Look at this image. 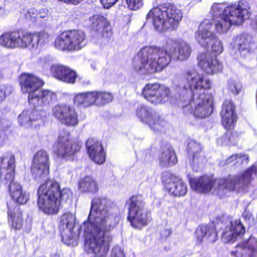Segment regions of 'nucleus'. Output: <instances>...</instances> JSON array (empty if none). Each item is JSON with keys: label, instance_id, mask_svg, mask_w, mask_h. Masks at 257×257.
I'll return each instance as SVG.
<instances>
[{"label": "nucleus", "instance_id": "obj_2", "mask_svg": "<svg viewBox=\"0 0 257 257\" xmlns=\"http://www.w3.org/2000/svg\"><path fill=\"white\" fill-rule=\"evenodd\" d=\"M256 174L257 167L253 165L241 176L229 175L226 178L218 179L203 176L190 179V183L191 188L197 192L210 193L222 198L230 192L245 191L252 176Z\"/></svg>", "mask_w": 257, "mask_h": 257}, {"label": "nucleus", "instance_id": "obj_12", "mask_svg": "<svg viewBox=\"0 0 257 257\" xmlns=\"http://www.w3.org/2000/svg\"><path fill=\"white\" fill-rule=\"evenodd\" d=\"M197 42L202 47L207 48L211 45V50L215 55L220 54L223 51L222 42L213 31L212 21L204 19L200 24L195 33Z\"/></svg>", "mask_w": 257, "mask_h": 257}, {"label": "nucleus", "instance_id": "obj_45", "mask_svg": "<svg viewBox=\"0 0 257 257\" xmlns=\"http://www.w3.org/2000/svg\"><path fill=\"white\" fill-rule=\"evenodd\" d=\"M118 0H100V2L104 8L108 9L114 5Z\"/></svg>", "mask_w": 257, "mask_h": 257}, {"label": "nucleus", "instance_id": "obj_5", "mask_svg": "<svg viewBox=\"0 0 257 257\" xmlns=\"http://www.w3.org/2000/svg\"><path fill=\"white\" fill-rule=\"evenodd\" d=\"M19 84L22 93L28 94L29 104L34 107L49 105L56 99L55 92L48 89H41L44 81L33 74L22 73L19 78Z\"/></svg>", "mask_w": 257, "mask_h": 257}, {"label": "nucleus", "instance_id": "obj_30", "mask_svg": "<svg viewBox=\"0 0 257 257\" xmlns=\"http://www.w3.org/2000/svg\"><path fill=\"white\" fill-rule=\"evenodd\" d=\"M96 91L78 93L73 97V103L79 107L87 108L96 105Z\"/></svg>", "mask_w": 257, "mask_h": 257}, {"label": "nucleus", "instance_id": "obj_49", "mask_svg": "<svg viewBox=\"0 0 257 257\" xmlns=\"http://www.w3.org/2000/svg\"><path fill=\"white\" fill-rule=\"evenodd\" d=\"M253 22H254V26L255 27V29L257 30V16L255 18Z\"/></svg>", "mask_w": 257, "mask_h": 257}, {"label": "nucleus", "instance_id": "obj_36", "mask_svg": "<svg viewBox=\"0 0 257 257\" xmlns=\"http://www.w3.org/2000/svg\"><path fill=\"white\" fill-rule=\"evenodd\" d=\"M68 68V66L65 65L55 64L51 66L50 72L54 78L61 81Z\"/></svg>", "mask_w": 257, "mask_h": 257}, {"label": "nucleus", "instance_id": "obj_22", "mask_svg": "<svg viewBox=\"0 0 257 257\" xmlns=\"http://www.w3.org/2000/svg\"><path fill=\"white\" fill-rule=\"evenodd\" d=\"M87 154L95 164L101 165L106 160V152L102 144L97 140L89 138L86 142Z\"/></svg>", "mask_w": 257, "mask_h": 257}, {"label": "nucleus", "instance_id": "obj_8", "mask_svg": "<svg viewBox=\"0 0 257 257\" xmlns=\"http://www.w3.org/2000/svg\"><path fill=\"white\" fill-rule=\"evenodd\" d=\"M127 220L134 228L141 230L152 221L151 212L146 208L142 194L132 195L126 201Z\"/></svg>", "mask_w": 257, "mask_h": 257}, {"label": "nucleus", "instance_id": "obj_42", "mask_svg": "<svg viewBox=\"0 0 257 257\" xmlns=\"http://www.w3.org/2000/svg\"><path fill=\"white\" fill-rule=\"evenodd\" d=\"M143 0H126L128 7L132 10L140 9L143 4Z\"/></svg>", "mask_w": 257, "mask_h": 257}, {"label": "nucleus", "instance_id": "obj_26", "mask_svg": "<svg viewBox=\"0 0 257 257\" xmlns=\"http://www.w3.org/2000/svg\"><path fill=\"white\" fill-rule=\"evenodd\" d=\"M244 233V228L239 220L231 221L222 233V240L226 243L233 242Z\"/></svg>", "mask_w": 257, "mask_h": 257}, {"label": "nucleus", "instance_id": "obj_27", "mask_svg": "<svg viewBox=\"0 0 257 257\" xmlns=\"http://www.w3.org/2000/svg\"><path fill=\"white\" fill-rule=\"evenodd\" d=\"M236 257H257V239L250 237L236 246L234 252Z\"/></svg>", "mask_w": 257, "mask_h": 257}, {"label": "nucleus", "instance_id": "obj_48", "mask_svg": "<svg viewBox=\"0 0 257 257\" xmlns=\"http://www.w3.org/2000/svg\"><path fill=\"white\" fill-rule=\"evenodd\" d=\"M59 1L64 2L67 4H70L72 5H77L79 4L83 0H58Z\"/></svg>", "mask_w": 257, "mask_h": 257}, {"label": "nucleus", "instance_id": "obj_28", "mask_svg": "<svg viewBox=\"0 0 257 257\" xmlns=\"http://www.w3.org/2000/svg\"><path fill=\"white\" fill-rule=\"evenodd\" d=\"M199 65L206 73L213 74L222 70V66L216 57L209 54H202L199 58Z\"/></svg>", "mask_w": 257, "mask_h": 257}, {"label": "nucleus", "instance_id": "obj_6", "mask_svg": "<svg viewBox=\"0 0 257 257\" xmlns=\"http://www.w3.org/2000/svg\"><path fill=\"white\" fill-rule=\"evenodd\" d=\"M15 169V157L13 154L6 153L0 156V181L9 184V193L14 201L19 205H24L29 200V195L20 183L14 181Z\"/></svg>", "mask_w": 257, "mask_h": 257}, {"label": "nucleus", "instance_id": "obj_31", "mask_svg": "<svg viewBox=\"0 0 257 257\" xmlns=\"http://www.w3.org/2000/svg\"><path fill=\"white\" fill-rule=\"evenodd\" d=\"M197 241L201 243L205 239L214 242L217 238V234L215 229L212 226H200L196 231Z\"/></svg>", "mask_w": 257, "mask_h": 257}, {"label": "nucleus", "instance_id": "obj_16", "mask_svg": "<svg viewBox=\"0 0 257 257\" xmlns=\"http://www.w3.org/2000/svg\"><path fill=\"white\" fill-rule=\"evenodd\" d=\"M75 220V215L69 212L63 213L60 217L58 230L62 240L68 245L77 244L79 238V234L73 231Z\"/></svg>", "mask_w": 257, "mask_h": 257}, {"label": "nucleus", "instance_id": "obj_46", "mask_svg": "<svg viewBox=\"0 0 257 257\" xmlns=\"http://www.w3.org/2000/svg\"><path fill=\"white\" fill-rule=\"evenodd\" d=\"M236 154L232 155L230 156L229 157L226 159V160L225 161H222L221 162V164L222 165H225L227 164H229L232 163L233 165H234V163L236 162Z\"/></svg>", "mask_w": 257, "mask_h": 257}, {"label": "nucleus", "instance_id": "obj_38", "mask_svg": "<svg viewBox=\"0 0 257 257\" xmlns=\"http://www.w3.org/2000/svg\"><path fill=\"white\" fill-rule=\"evenodd\" d=\"M77 78L76 72L69 67L61 81L66 84H73L75 83Z\"/></svg>", "mask_w": 257, "mask_h": 257}, {"label": "nucleus", "instance_id": "obj_32", "mask_svg": "<svg viewBox=\"0 0 257 257\" xmlns=\"http://www.w3.org/2000/svg\"><path fill=\"white\" fill-rule=\"evenodd\" d=\"M32 106V105H31ZM34 109H29L24 110L19 115L18 119L21 123H29L32 121H35L41 118V116L39 114L38 110L36 109V106Z\"/></svg>", "mask_w": 257, "mask_h": 257}, {"label": "nucleus", "instance_id": "obj_11", "mask_svg": "<svg viewBox=\"0 0 257 257\" xmlns=\"http://www.w3.org/2000/svg\"><path fill=\"white\" fill-rule=\"evenodd\" d=\"M54 45L57 50L63 52H78L86 45V35L80 30H65L56 37Z\"/></svg>", "mask_w": 257, "mask_h": 257}, {"label": "nucleus", "instance_id": "obj_44", "mask_svg": "<svg viewBox=\"0 0 257 257\" xmlns=\"http://www.w3.org/2000/svg\"><path fill=\"white\" fill-rule=\"evenodd\" d=\"M179 186L180 187L179 191L180 195L183 196L186 194L187 191V185L184 184L181 179H178V190L179 189Z\"/></svg>", "mask_w": 257, "mask_h": 257}, {"label": "nucleus", "instance_id": "obj_23", "mask_svg": "<svg viewBox=\"0 0 257 257\" xmlns=\"http://www.w3.org/2000/svg\"><path fill=\"white\" fill-rule=\"evenodd\" d=\"M250 5L246 0H240L237 3H235L226 6L223 3H215L213 4L211 7L209 14L211 16V18H205V19H210L213 21V20L216 19L220 17L227 15V10L230 8H234L235 12L239 11H241L242 9H246L250 8Z\"/></svg>", "mask_w": 257, "mask_h": 257}, {"label": "nucleus", "instance_id": "obj_33", "mask_svg": "<svg viewBox=\"0 0 257 257\" xmlns=\"http://www.w3.org/2000/svg\"><path fill=\"white\" fill-rule=\"evenodd\" d=\"M202 147L201 145L194 140H190L187 147L189 157L193 162L197 163L201 156Z\"/></svg>", "mask_w": 257, "mask_h": 257}, {"label": "nucleus", "instance_id": "obj_10", "mask_svg": "<svg viewBox=\"0 0 257 257\" xmlns=\"http://www.w3.org/2000/svg\"><path fill=\"white\" fill-rule=\"evenodd\" d=\"M177 8L173 4H165L161 8L151 9L147 15V19H152L155 29L159 32L173 29L177 22Z\"/></svg>", "mask_w": 257, "mask_h": 257}, {"label": "nucleus", "instance_id": "obj_50", "mask_svg": "<svg viewBox=\"0 0 257 257\" xmlns=\"http://www.w3.org/2000/svg\"><path fill=\"white\" fill-rule=\"evenodd\" d=\"M177 15H178V19L179 18V17H180L181 18L183 16L182 12L181 11L178 12Z\"/></svg>", "mask_w": 257, "mask_h": 257}, {"label": "nucleus", "instance_id": "obj_20", "mask_svg": "<svg viewBox=\"0 0 257 257\" xmlns=\"http://www.w3.org/2000/svg\"><path fill=\"white\" fill-rule=\"evenodd\" d=\"M136 115L141 122L148 124L154 131H161L164 127V121L161 116L145 106L138 107Z\"/></svg>", "mask_w": 257, "mask_h": 257}, {"label": "nucleus", "instance_id": "obj_1", "mask_svg": "<svg viewBox=\"0 0 257 257\" xmlns=\"http://www.w3.org/2000/svg\"><path fill=\"white\" fill-rule=\"evenodd\" d=\"M106 197L95 196L91 202L87 220L83 223L85 245L95 257H105L109 251L114 226L109 221Z\"/></svg>", "mask_w": 257, "mask_h": 257}, {"label": "nucleus", "instance_id": "obj_25", "mask_svg": "<svg viewBox=\"0 0 257 257\" xmlns=\"http://www.w3.org/2000/svg\"><path fill=\"white\" fill-rule=\"evenodd\" d=\"M222 117V123L224 127L228 130L232 129L236 121V115L235 106L230 100L224 101L220 112Z\"/></svg>", "mask_w": 257, "mask_h": 257}, {"label": "nucleus", "instance_id": "obj_9", "mask_svg": "<svg viewBox=\"0 0 257 257\" xmlns=\"http://www.w3.org/2000/svg\"><path fill=\"white\" fill-rule=\"evenodd\" d=\"M40 41V33L22 29L6 31L0 36V45L10 49L34 48Z\"/></svg>", "mask_w": 257, "mask_h": 257}, {"label": "nucleus", "instance_id": "obj_21", "mask_svg": "<svg viewBox=\"0 0 257 257\" xmlns=\"http://www.w3.org/2000/svg\"><path fill=\"white\" fill-rule=\"evenodd\" d=\"M230 47L234 58H245L250 52V38L244 35L237 36L233 38Z\"/></svg>", "mask_w": 257, "mask_h": 257}, {"label": "nucleus", "instance_id": "obj_34", "mask_svg": "<svg viewBox=\"0 0 257 257\" xmlns=\"http://www.w3.org/2000/svg\"><path fill=\"white\" fill-rule=\"evenodd\" d=\"M237 141L238 138L236 133L228 132L217 139V143L218 145L222 146L235 145Z\"/></svg>", "mask_w": 257, "mask_h": 257}, {"label": "nucleus", "instance_id": "obj_13", "mask_svg": "<svg viewBox=\"0 0 257 257\" xmlns=\"http://www.w3.org/2000/svg\"><path fill=\"white\" fill-rule=\"evenodd\" d=\"M241 11L235 12L234 8L228 9L226 12L227 15L220 17L213 20V29L218 34L226 33L232 25L239 26L251 15L250 7L242 9Z\"/></svg>", "mask_w": 257, "mask_h": 257}, {"label": "nucleus", "instance_id": "obj_51", "mask_svg": "<svg viewBox=\"0 0 257 257\" xmlns=\"http://www.w3.org/2000/svg\"><path fill=\"white\" fill-rule=\"evenodd\" d=\"M30 16V13L29 12H28L26 15H25V16H26V18L27 19L28 18V16Z\"/></svg>", "mask_w": 257, "mask_h": 257}, {"label": "nucleus", "instance_id": "obj_4", "mask_svg": "<svg viewBox=\"0 0 257 257\" xmlns=\"http://www.w3.org/2000/svg\"><path fill=\"white\" fill-rule=\"evenodd\" d=\"M37 195L39 208L45 214L53 215L59 213L62 203L69 199L70 192L61 189L57 181L47 179L39 187Z\"/></svg>", "mask_w": 257, "mask_h": 257}, {"label": "nucleus", "instance_id": "obj_19", "mask_svg": "<svg viewBox=\"0 0 257 257\" xmlns=\"http://www.w3.org/2000/svg\"><path fill=\"white\" fill-rule=\"evenodd\" d=\"M89 31L92 35L99 39H109L113 34L110 22L101 14H95L89 18Z\"/></svg>", "mask_w": 257, "mask_h": 257}, {"label": "nucleus", "instance_id": "obj_14", "mask_svg": "<svg viewBox=\"0 0 257 257\" xmlns=\"http://www.w3.org/2000/svg\"><path fill=\"white\" fill-rule=\"evenodd\" d=\"M80 141L70 139L67 135L59 136L53 145L54 153L59 158L73 161L77 158L82 149Z\"/></svg>", "mask_w": 257, "mask_h": 257}, {"label": "nucleus", "instance_id": "obj_53", "mask_svg": "<svg viewBox=\"0 0 257 257\" xmlns=\"http://www.w3.org/2000/svg\"><path fill=\"white\" fill-rule=\"evenodd\" d=\"M195 2H200L201 0H194Z\"/></svg>", "mask_w": 257, "mask_h": 257}, {"label": "nucleus", "instance_id": "obj_40", "mask_svg": "<svg viewBox=\"0 0 257 257\" xmlns=\"http://www.w3.org/2000/svg\"><path fill=\"white\" fill-rule=\"evenodd\" d=\"M172 157L176 158V156L175 152L170 149L165 150L159 156V158L161 162L168 164L174 163V160H172Z\"/></svg>", "mask_w": 257, "mask_h": 257}, {"label": "nucleus", "instance_id": "obj_18", "mask_svg": "<svg viewBox=\"0 0 257 257\" xmlns=\"http://www.w3.org/2000/svg\"><path fill=\"white\" fill-rule=\"evenodd\" d=\"M50 161L47 152L40 150L34 154L31 165V172L36 180H41L47 178L50 174Z\"/></svg>", "mask_w": 257, "mask_h": 257}, {"label": "nucleus", "instance_id": "obj_37", "mask_svg": "<svg viewBox=\"0 0 257 257\" xmlns=\"http://www.w3.org/2000/svg\"><path fill=\"white\" fill-rule=\"evenodd\" d=\"M242 86L241 82L237 79H230L227 84V89L232 94L236 95L242 90Z\"/></svg>", "mask_w": 257, "mask_h": 257}, {"label": "nucleus", "instance_id": "obj_17", "mask_svg": "<svg viewBox=\"0 0 257 257\" xmlns=\"http://www.w3.org/2000/svg\"><path fill=\"white\" fill-rule=\"evenodd\" d=\"M52 114L58 121L67 126L74 127L79 123L78 112L70 104L61 103L54 105Z\"/></svg>", "mask_w": 257, "mask_h": 257}, {"label": "nucleus", "instance_id": "obj_47", "mask_svg": "<svg viewBox=\"0 0 257 257\" xmlns=\"http://www.w3.org/2000/svg\"><path fill=\"white\" fill-rule=\"evenodd\" d=\"M167 189L168 190V192L171 194H172L174 196H177V192L176 191V189L177 188V184H174L173 187H170V186H167Z\"/></svg>", "mask_w": 257, "mask_h": 257}, {"label": "nucleus", "instance_id": "obj_24", "mask_svg": "<svg viewBox=\"0 0 257 257\" xmlns=\"http://www.w3.org/2000/svg\"><path fill=\"white\" fill-rule=\"evenodd\" d=\"M7 221L10 229L20 231L25 221L23 211L20 207L11 203H7Z\"/></svg>", "mask_w": 257, "mask_h": 257}, {"label": "nucleus", "instance_id": "obj_3", "mask_svg": "<svg viewBox=\"0 0 257 257\" xmlns=\"http://www.w3.org/2000/svg\"><path fill=\"white\" fill-rule=\"evenodd\" d=\"M187 77L191 96L188 100L189 105L182 104V106H189L196 117L204 118L209 116L212 111V97L205 91L211 88V81L194 70L189 71Z\"/></svg>", "mask_w": 257, "mask_h": 257}, {"label": "nucleus", "instance_id": "obj_41", "mask_svg": "<svg viewBox=\"0 0 257 257\" xmlns=\"http://www.w3.org/2000/svg\"><path fill=\"white\" fill-rule=\"evenodd\" d=\"M12 92L13 88L11 86L8 84L1 85L0 86V103L3 102Z\"/></svg>", "mask_w": 257, "mask_h": 257}, {"label": "nucleus", "instance_id": "obj_29", "mask_svg": "<svg viewBox=\"0 0 257 257\" xmlns=\"http://www.w3.org/2000/svg\"><path fill=\"white\" fill-rule=\"evenodd\" d=\"M78 189L82 193L95 194L98 192L99 187L92 176L86 175L78 181Z\"/></svg>", "mask_w": 257, "mask_h": 257}, {"label": "nucleus", "instance_id": "obj_52", "mask_svg": "<svg viewBox=\"0 0 257 257\" xmlns=\"http://www.w3.org/2000/svg\"><path fill=\"white\" fill-rule=\"evenodd\" d=\"M4 77V75L2 73V71L0 70V79Z\"/></svg>", "mask_w": 257, "mask_h": 257}, {"label": "nucleus", "instance_id": "obj_43", "mask_svg": "<svg viewBox=\"0 0 257 257\" xmlns=\"http://www.w3.org/2000/svg\"><path fill=\"white\" fill-rule=\"evenodd\" d=\"M236 162L234 163V165H239L243 163L247 164L248 161V157L245 154H236Z\"/></svg>", "mask_w": 257, "mask_h": 257}, {"label": "nucleus", "instance_id": "obj_7", "mask_svg": "<svg viewBox=\"0 0 257 257\" xmlns=\"http://www.w3.org/2000/svg\"><path fill=\"white\" fill-rule=\"evenodd\" d=\"M137 55L139 62L135 65V69L144 73L160 72L171 61V57L167 51L157 46H145L139 50Z\"/></svg>", "mask_w": 257, "mask_h": 257}, {"label": "nucleus", "instance_id": "obj_35", "mask_svg": "<svg viewBox=\"0 0 257 257\" xmlns=\"http://www.w3.org/2000/svg\"><path fill=\"white\" fill-rule=\"evenodd\" d=\"M191 53L190 46L186 42L181 40L178 42V60L187 59Z\"/></svg>", "mask_w": 257, "mask_h": 257}, {"label": "nucleus", "instance_id": "obj_54", "mask_svg": "<svg viewBox=\"0 0 257 257\" xmlns=\"http://www.w3.org/2000/svg\"><path fill=\"white\" fill-rule=\"evenodd\" d=\"M41 17H42V18H44V16H41Z\"/></svg>", "mask_w": 257, "mask_h": 257}, {"label": "nucleus", "instance_id": "obj_39", "mask_svg": "<svg viewBox=\"0 0 257 257\" xmlns=\"http://www.w3.org/2000/svg\"><path fill=\"white\" fill-rule=\"evenodd\" d=\"M96 105H103L108 103L112 99V95L105 92H99L96 91Z\"/></svg>", "mask_w": 257, "mask_h": 257}, {"label": "nucleus", "instance_id": "obj_15", "mask_svg": "<svg viewBox=\"0 0 257 257\" xmlns=\"http://www.w3.org/2000/svg\"><path fill=\"white\" fill-rule=\"evenodd\" d=\"M142 95L154 105L165 104L172 98L170 89L158 83L146 84L142 89Z\"/></svg>", "mask_w": 257, "mask_h": 257}]
</instances>
